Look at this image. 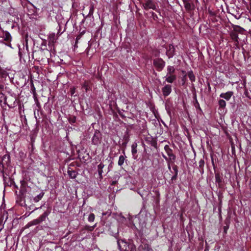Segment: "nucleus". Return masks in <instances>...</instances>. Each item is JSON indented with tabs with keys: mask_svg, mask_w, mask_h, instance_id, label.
I'll return each instance as SVG.
<instances>
[{
	"mask_svg": "<svg viewBox=\"0 0 251 251\" xmlns=\"http://www.w3.org/2000/svg\"><path fill=\"white\" fill-rule=\"evenodd\" d=\"M49 212H45L42 215H41L38 219L39 221H40V223H42V222L44 221L46 219V218L47 217V216L49 215Z\"/></svg>",
	"mask_w": 251,
	"mask_h": 251,
	"instance_id": "obj_19",
	"label": "nucleus"
},
{
	"mask_svg": "<svg viewBox=\"0 0 251 251\" xmlns=\"http://www.w3.org/2000/svg\"><path fill=\"white\" fill-rule=\"evenodd\" d=\"M175 52V47L173 45L170 44L169 45L168 48L167 49V51L166 53V55L169 58H171L174 56Z\"/></svg>",
	"mask_w": 251,
	"mask_h": 251,
	"instance_id": "obj_8",
	"label": "nucleus"
},
{
	"mask_svg": "<svg viewBox=\"0 0 251 251\" xmlns=\"http://www.w3.org/2000/svg\"><path fill=\"white\" fill-rule=\"evenodd\" d=\"M94 12V6L93 4H91V5L90 6L89 12L87 16V17H91V16H93Z\"/></svg>",
	"mask_w": 251,
	"mask_h": 251,
	"instance_id": "obj_24",
	"label": "nucleus"
},
{
	"mask_svg": "<svg viewBox=\"0 0 251 251\" xmlns=\"http://www.w3.org/2000/svg\"><path fill=\"white\" fill-rule=\"evenodd\" d=\"M70 92L71 95L72 96H74V95L75 93V87L73 86V87H71L70 89Z\"/></svg>",
	"mask_w": 251,
	"mask_h": 251,
	"instance_id": "obj_34",
	"label": "nucleus"
},
{
	"mask_svg": "<svg viewBox=\"0 0 251 251\" xmlns=\"http://www.w3.org/2000/svg\"><path fill=\"white\" fill-rule=\"evenodd\" d=\"M4 100V103L6 104V98L4 96V95L2 93V92L0 93V102H2V100Z\"/></svg>",
	"mask_w": 251,
	"mask_h": 251,
	"instance_id": "obj_29",
	"label": "nucleus"
},
{
	"mask_svg": "<svg viewBox=\"0 0 251 251\" xmlns=\"http://www.w3.org/2000/svg\"><path fill=\"white\" fill-rule=\"evenodd\" d=\"M2 162L0 161V173H1L2 176L3 177V180L4 181V183L5 182L6 180L7 179H8L9 177L7 176H5L4 173V165L7 164V165H8V164L10 162V157L8 155H4L2 158Z\"/></svg>",
	"mask_w": 251,
	"mask_h": 251,
	"instance_id": "obj_3",
	"label": "nucleus"
},
{
	"mask_svg": "<svg viewBox=\"0 0 251 251\" xmlns=\"http://www.w3.org/2000/svg\"><path fill=\"white\" fill-rule=\"evenodd\" d=\"M2 227H3V226L1 224H0V231L2 229Z\"/></svg>",
	"mask_w": 251,
	"mask_h": 251,
	"instance_id": "obj_42",
	"label": "nucleus"
},
{
	"mask_svg": "<svg viewBox=\"0 0 251 251\" xmlns=\"http://www.w3.org/2000/svg\"><path fill=\"white\" fill-rule=\"evenodd\" d=\"M80 36H77V37H76V41L80 38Z\"/></svg>",
	"mask_w": 251,
	"mask_h": 251,
	"instance_id": "obj_44",
	"label": "nucleus"
},
{
	"mask_svg": "<svg viewBox=\"0 0 251 251\" xmlns=\"http://www.w3.org/2000/svg\"><path fill=\"white\" fill-rule=\"evenodd\" d=\"M166 63L161 58L158 57L153 59V65L158 72L162 71L165 66Z\"/></svg>",
	"mask_w": 251,
	"mask_h": 251,
	"instance_id": "obj_4",
	"label": "nucleus"
},
{
	"mask_svg": "<svg viewBox=\"0 0 251 251\" xmlns=\"http://www.w3.org/2000/svg\"><path fill=\"white\" fill-rule=\"evenodd\" d=\"M215 179H216V181L217 182H218V183H221L222 181L221 178L220 177V176L219 174H215Z\"/></svg>",
	"mask_w": 251,
	"mask_h": 251,
	"instance_id": "obj_32",
	"label": "nucleus"
},
{
	"mask_svg": "<svg viewBox=\"0 0 251 251\" xmlns=\"http://www.w3.org/2000/svg\"><path fill=\"white\" fill-rule=\"evenodd\" d=\"M69 122L71 124H74L76 122V117L75 116H71L68 118Z\"/></svg>",
	"mask_w": 251,
	"mask_h": 251,
	"instance_id": "obj_27",
	"label": "nucleus"
},
{
	"mask_svg": "<svg viewBox=\"0 0 251 251\" xmlns=\"http://www.w3.org/2000/svg\"><path fill=\"white\" fill-rule=\"evenodd\" d=\"M92 83L89 80H85L82 84V88L85 90L87 93L88 91L91 89Z\"/></svg>",
	"mask_w": 251,
	"mask_h": 251,
	"instance_id": "obj_11",
	"label": "nucleus"
},
{
	"mask_svg": "<svg viewBox=\"0 0 251 251\" xmlns=\"http://www.w3.org/2000/svg\"><path fill=\"white\" fill-rule=\"evenodd\" d=\"M233 95V92L232 91H228L226 93H223L220 95V97L229 100L231 97Z\"/></svg>",
	"mask_w": 251,
	"mask_h": 251,
	"instance_id": "obj_10",
	"label": "nucleus"
},
{
	"mask_svg": "<svg viewBox=\"0 0 251 251\" xmlns=\"http://www.w3.org/2000/svg\"><path fill=\"white\" fill-rule=\"evenodd\" d=\"M94 219H95L94 214L93 213H91L88 217V221L90 222H92L94 221Z\"/></svg>",
	"mask_w": 251,
	"mask_h": 251,
	"instance_id": "obj_31",
	"label": "nucleus"
},
{
	"mask_svg": "<svg viewBox=\"0 0 251 251\" xmlns=\"http://www.w3.org/2000/svg\"><path fill=\"white\" fill-rule=\"evenodd\" d=\"M104 165L103 163H100L98 166V171L99 173V175L100 177H102V174L103 173L102 169L103 168Z\"/></svg>",
	"mask_w": 251,
	"mask_h": 251,
	"instance_id": "obj_18",
	"label": "nucleus"
},
{
	"mask_svg": "<svg viewBox=\"0 0 251 251\" xmlns=\"http://www.w3.org/2000/svg\"><path fill=\"white\" fill-rule=\"evenodd\" d=\"M218 104L220 107L222 108H224L226 106V102L225 100L223 99H220L218 101Z\"/></svg>",
	"mask_w": 251,
	"mask_h": 251,
	"instance_id": "obj_22",
	"label": "nucleus"
},
{
	"mask_svg": "<svg viewBox=\"0 0 251 251\" xmlns=\"http://www.w3.org/2000/svg\"><path fill=\"white\" fill-rule=\"evenodd\" d=\"M163 95L166 97L168 96L172 92V86L169 84L165 85L162 89Z\"/></svg>",
	"mask_w": 251,
	"mask_h": 251,
	"instance_id": "obj_9",
	"label": "nucleus"
},
{
	"mask_svg": "<svg viewBox=\"0 0 251 251\" xmlns=\"http://www.w3.org/2000/svg\"><path fill=\"white\" fill-rule=\"evenodd\" d=\"M159 54H160V52H159L158 50H156L154 52V54H153V55H154V56L155 57H156V58L159 57Z\"/></svg>",
	"mask_w": 251,
	"mask_h": 251,
	"instance_id": "obj_36",
	"label": "nucleus"
},
{
	"mask_svg": "<svg viewBox=\"0 0 251 251\" xmlns=\"http://www.w3.org/2000/svg\"><path fill=\"white\" fill-rule=\"evenodd\" d=\"M125 160V156L123 155H120L119 158V160H118V165L121 166H122L124 163Z\"/></svg>",
	"mask_w": 251,
	"mask_h": 251,
	"instance_id": "obj_23",
	"label": "nucleus"
},
{
	"mask_svg": "<svg viewBox=\"0 0 251 251\" xmlns=\"http://www.w3.org/2000/svg\"><path fill=\"white\" fill-rule=\"evenodd\" d=\"M118 245L121 251H135V246L131 243H128L125 240H119Z\"/></svg>",
	"mask_w": 251,
	"mask_h": 251,
	"instance_id": "obj_1",
	"label": "nucleus"
},
{
	"mask_svg": "<svg viewBox=\"0 0 251 251\" xmlns=\"http://www.w3.org/2000/svg\"><path fill=\"white\" fill-rule=\"evenodd\" d=\"M136 148H137V144L136 143H134L131 146V148H132L131 151H132V153L133 155H134V154H136L137 152Z\"/></svg>",
	"mask_w": 251,
	"mask_h": 251,
	"instance_id": "obj_25",
	"label": "nucleus"
},
{
	"mask_svg": "<svg viewBox=\"0 0 251 251\" xmlns=\"http://www.w3.org/2000/svg\"><path fill=\"white\" fill-rule=\"evenodd\" d=\"M44 193L42 192H41L39 195H38L37 196L34 197L33 198V201L34 202H38L40 200H41L42 199V198H43V197L44 196Z\"/></svg>",
	"mask_w": 251,
	"mask_h": 251,
	"instance_id": "obj_17",
	"label": "nucleus"
},
{
	"mask_svg": "<svg viewBox=\"0 0 251 251\" xmlns=\"http://www.w3.org/2000/svg\"><path fill=\"white\" fill-rule=\"evenodd\" d=\"M234 46H235V49H239L240 46H239V40L237 41V42H234Z\"/></svg>",
	"mask_w": 251,
	"mask_h": 251,
	"instance_id": "obj_37",
	"label": "nucleus"
},
{
	"mask_svg": "<svg viewBox=\"0 0 251 251\" xmlns=\"http://www.w3.org/2000/svg\"><path fill=\"white\" fill-rule=\"evenodd\" d=\"M168 148V147L167 146H165V149L166 150V149H167V148Z\"/></svg>",
	"mask_w": 251,
	"mask_h": 251,
	"instance_id": "obj_45",
	"label": "nucleus"
},
{
	"mask_svg": "<svg viewBox=\"0 0 251 251\" xmlns=\"http://www.w3.org/2000/svg\"><path fill=\"white\" fill-rule=\"evenodd\" d=\"M176 79V76L175 75H168L166 76V81L168 82L172 83Z\"/></svg>",
	"mask_w": 251,
	"mask_h": 251,
	"instance_id": "obj_14",
	"label": "nucleus"
},
{
	"mask_svg": "<svg viewBox=\"0 0 251 251\" xmlns=\"http://www.w3.org/2000/svg\"><path fill=\"white\" fill-rule=\"evenodd\" d=\"M250 12L251 14V0H250Z\"/></svg>",
	"mask_w": 251,
	"mask_h": 251,
	"instance_id": "obj_41",
	"label": "nucleus"
},
{
	"mask_svg": "<svg viewBox=\"0 0 251 251\" xmlns=\"http://www.w3.org/2000/svg\"><path fill=\"white\" fill-rule=\"evenodd\" d=\"M118 113L122 118L126 117L120 110H118Z\"/></svg>",
	"mask_w": 251,
	"mask_h": 251,
	"instance_id": "obj_39",
	"label": "nucleus"
},
{
	"mask_svg": "<svg viewBox=\"0 0 251 251\" xmlns=\"http://www.w3.org/2000/svg\"><path fill=\"white\" fill-rule=\"evenodd\" d=\"M207 86H208V91L210 92L211 91V87H210V83L209 82L207 83Z\"/></svg>",
	"mask_w": 251,
	"mask_h": 251,
	"instance_id": "obj_40",
	"label": "nucleus"
},
{
	"mask_svg": "<svg viewBox=\"0 0 251 251\" xmlns=\"http://www.w3.org/2000/svg\"><path fill=\"white\" fill-rule=\"evenodd\" d=\"M8 76L9 74L7 72V71L0 66V78L5 80Z\"/></svg>",
	"mask_w": 251,
	"mask_h": 251,
	"instance_id": "obj_12",
	"label": "nucleus"
},
{
	"mask_svg": "<svg viewBox=\"0 0 251 251\" xmlns=\"http://www.w3.org/2000/svg\"><path fill=\"white\" fill-rule=\"evenodd\" d=\"M185 10L190 12L195 9V5L193 0H182Z\"/></svg>",
	"mask_w": 251,
	"mask_h": 251,
	"instance_id": "obj_6",
	"label": "nucleus"
},
{
	"mask_svg": "<svg viewBox=\"0 0 251 251\" xmlns=\"http://www.w3.org/2000/svg\"><path fill=\"white\" fill-rule=\"evenodd\" d=\"M4 90V85L0 83V93Z\"/></svg>",
	"mask_w": 251,
	"mask_h": 251,
	"instance_id": "obj_38",
	"label": "nucleus"
},
{
	"mask_svg": "<svg viewBox=\"0 0 251 251\" xmlns=\"http://www.w3.org/2000/svg\"><path fill=\"white\" fill-rule=\"evenodd\" d=\"M199 167L200 168H202L204 166V162L203 160L201 159L199 162Z\"/></svg>",
	"mask_w": 251,
	"mask_h": 251,
	"instance_id": "obj_35",
	"label": "nucleus"
},
{
	"mask_svg": "<svg viewBox=\"0 0 251 251\" xmlns=\"http://www.w3.org/2000/svg\"><path fill=\"white\" fill-rule=\"evenodd\" d=\"M2 35L0 34V37H2L3 40L6 42L5 45L11 47V42L12 40V36L10 33L7 31H4L2 29Z\"/></svg>",
	"mask_w": 251,
	"mask_h": 251,
	"instance_id": "obj_7",
	"label": "nucleus"
},
{
	"mask_svg": "<svg viewBox=\"0 0 251 251\" xmlns=\"http://www.w3.org/2000/svg\"><path fill=\"white\" fill-rule=\"evenodd\" d=\"M151 17H152L153 20L155 21H157L158 20L157 15L153 12H151Z\"/></svg>",
	"mask_w": 251,
	"mask_h": 251,
	"instance_id": "obj_33",
	"label": "nucleus"
},
{
	"mask_svg": "<svg viewBox=\"0 0 251 251\" xmlns=\"http://www.w3.org/2000/svg\"><path fill=\"white\" fill-rule=\"evenodd\" d=\"M194 99L195 100V103H194V105H195V107L196 108H199V109L201 110V108L200 106V104L197 99V96H196V94L194 95Z\"/></svg>",
	"mask_w": 251,
	"mask_h": 251,
	"instance_id": "obj_28",
	"label": "nucleus"
},
{
	"mask_svg": "<svg viewBox=\"0 0 251 251\" xmlns=\"http://www.w3.org/2000/svg\"><path fill=\"white\" fill-rule=\"evenodd\" d=\"M168 154L169 156V159L171 160L174 161L176 159L175 155H174L171 151H168Z\"/></svg>",
	"mask_w": 251,
	"mask_h": 251,
	"instance_id": "obj_30",
	"label": "nucleus"
},
{
	"mask_svg": "<svg viewBox=\"0 0 251 251\" xmlns=\"http://www.w3.org/2000/svg\"><path fill=\"white\" fill-rule=\"evenodd\" d=\"M196 0V1H198V0Z\"/></svg>",
	"mask_w": 251,
	"mask_h": 251,
	"instance_id": "obj_46",
	"label": "nucleus"
},
{
	"mask_svg": "<svg viewBox=\"0 0 251 251\" xmlns=\"http://www.w3.org/2000/svg\"><path fill=\"white\" fill-rule=\"evenodd\" d=\"M142 4L144 9L146 11L151 9L160 13L157 3L153 0H143Z\"/></svg>",
	"mask_w": 251,
	"mask_h": 251,
	"instance_id": "obj_2",
	"label": "nucleus"
},
{
	"mask_svg": "<svg viewBox=\"0 0 251 251\" xmlns=\"http://www.w3.org/2000/svg\"><path fill=\"white\" fill-rule=\"evenodd\" d=\"M168 75H174L175 69L173 66H168L167 67Z\"/></svg>",
	"mask_w": 251,
	"mask_h": 251,
	"instance_id": "obj_20",
	"label": "nucleus"
},
{
	"mask_svg": "<svg viewBox=\"0 0 251 251\" xmlns=\"http://www.w3.org/2000/svg\"><path fill=\"white\" fill-rule=\"evenodd\" d=\"M50 40L52 42H54V38L53 37V39H51V38L50 37Z\"/></svg>",
	"mask_w": 251,
	"mask_h": 251,
	"instance_id": "obj_43",
	"label": "nucleus"
},
{
	"mask_svg": "<svg viewBox=\"0 0 251 251\" xmlns=\"http://www.w3.org/2000/svg\"><path fill=\"white\" fill-rule=\"evenodd\" d=\"M187 75L189 78L190 80L192 82H195L196 80V76L193 73V72L191 70L186 74Z\"/></svg>",
	"mask_w": 251,
	"mask_h": 251,
	"instance_id": "obj_15",
	"label": "nucleus"
},
{
	"mask_svg": "<svg viewBox=\"0 0 251 251\" xmlns=\"http://www.w3.org/2000/svg\"><path fill=\"white\" fill-rule=\"evenodd\" d=\"M244 31L243 28L239 26H236L234 28V30L230 32V36L234 42H237L239 40L238 33H242Z\"/></svg>",
	"mask_w": 251,
	"mask_h": 251,
	"instance_id": "obj_5",
	"label": "nucleus"
},
{
	"mask_svg": "<svg viewBox=\"0 0 251 251\" xmlns=\"http://www.w3.org/2000/svg\"><path fill=\"white\" fill-rule=\"evenodd\" d=\"M101 139V134L100 131L96 130L95 131L94 136L92 141H100Z\"/></svg>",
	"mask_w": 251,
	"mask_h": 251,
	"instance_id": "obj_13",
	"label": "nucleus"
},
{
	"mask_svg": "<svg viewBox=\"0 0 251 251\" xmlns=\"http://www.w3.org/2000/svg\"><path fill=\"white\" fill-rule=\"evenodd\" d=\"M182 73L183 74H185V75L183 76V77L182 78V85L183 86L185 84L186 80H187V75L186 74V72L185 71H182Z\"/></svg>",
	"mask_w": 251,
	"mask_h": 251,
	"instance_id": "obj_26",
	"label": "nucleus"
},
{
	"mask_svg": "<svg viewBox=\"0 0 251 251\" xmlns=\"http://www.w3.org/2000/svg\"><path fill=\"white\" fill-rule=\"evenodd\" d=\"M40 221H39L38 219H36L33 220V221L29 222L26 226L25 227L26 228H28L31 226H34L40 224Z\"/></svg>",
	"mask_w": 251,
	"mask_h": 251,
	"instance_id": "obj_16",
	"label": "nucleus"
},
{
	"mask_svg": "<svg viewBox=\"0 0 251 251\" xmlns=\"http://www.w3.org/2000/svg\"><path fill=\"white\" fill-rule=\"evenodd\" d=\"M69 176L71 178H75L77 175V173L74 171H68V172Z\"/></svg>",
	"mask_w": 251,
	"mask_h": 251,
	"instance_id": "obj_21",
	"label": "nucleus"
}]
</instances>
